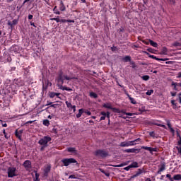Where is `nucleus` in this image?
Wrapping results in <instances>:
<instances>
[{
	"label": "nucleus",
	"instance_id": "obj_1",
	"mask_svg": "<svg viewBox=\"0 0 181 181\" xmlns=\"http://www.w3.org/2000/svg\"><path fill=\"white\" fill-rule=\"evenodd\" d=\"M64 80H73V78L63 75V74L61 73L59 74L58 78L57 79V86H58L59 90H65L66 91H69L70 89H69V88L62 86Z\"/></svg>",
	"mask_w": 181,
	"mask_h": 181
},
{
	"label": "nucleus",
	"instance_id": "obj_2",
	"mask_svg": "<svg viewBox=\"0 0 181 181\" xmlns=\"http://www.w3.org/2000/svg\"><path fill=\"white\" fill-rule=\"evenodd\" d=\"M95 156L97 158H100V159H104L109 156L108 151L105 149H98L94 152Z\"/></svg>",
	"mask_w": 181,
	"mask_h": 181
},
{
	"label": "nucleus",
	"instance_id": "obj_3",
	"mask_svg": "<svg viewBox=\"0 0 181 181\" xmlns=\"http://www.w3.org/2000/svg\"><path fill=\"white\" fill-rule=\"evenodd\" d=\"M139 141H141V138H138L134 141H123V142L120 143V146L122 148H125V147H128V146H134V145H138V143H136V142H139Z\"/></svg>",
	"mask_w": 181,
	"mask_h": 181
},
{
	"label": "nucleus",
	"instance_id": "obj_4",
	"mask_svg": "<svg viewBox=\"0 0 181 181\" xmlns=\"http://www.w3.org/2000/svg\"><path fill=\"white\" fill-rule=\"evenodd\" d=\"M52 141V137L49 136H45L40 139L38 141L39 145L47 146V144Z\"/></svg>",
	"mask_w": 181,
	"mask_h": 181
},
{
	"label": "nucleus",
	"instance_id": "obj_5",
	"mask_svg": "<svg viewBox=\"0 0 181 181\" xmlns=\"http://www.w3.org/2000/svg\"><path fill=\"white\" fill-rule=\"evenodd\" d=\"M64 166H69V165H71V163H77V160L73 158H64L62 160Z\"/></svg>",
	"mask_w": 181,
	"mask_h": 181
},
{
	"label": "nucleus",
	"instance_id": "obj_6",
	"mask_svg": "<svg viewBox=\"0 0 181 181\" xmlns=\"http://www.w3.org/2000/svg\"><path fill=\"white\" fill-rule=\"evenodd\" d=\"M7 173H8V177H15V176H17L16 168L15 167L8 168Z\"/></svg>",
	"mask_w": 181,
	"mask_h": 181
},
{
	"label": "nucleus",
	"instance_id": "obj_7",
	"mask_svg": "<svg viewBox=\"0 0 181 181\" xmlns=\"http://www.w3.org/2000/svg\"><path fill=\"white\" fill-rule=\"evenodd\" d=\"M42 90L43 91H46L47 90H50L52 88V83H50L49 81H43L42 82Z\"/></svg>",
	"mask_w": 181,
	"mask_h": 181
},
{
	"label": "nucleus",
	"instance_id": "obj_8",
	"mask_svg": "<svg viewBox=\"0 0 181 181\" xmlns=\"http://www.w3.org/2000/svg\"><path fill=\"white\" fill-rule=\"evenodd\" d=\"M103 108H107L108 110H112L113 112H119V110H118V108L117 107H112V105H111L110 103H104L103 105Z\"/></svg>",
	"mask_w": 181,
	"mask_h": 181
},
{
	"label": "nucleus",
	"instance_id": "obj_9",
	"mask_svg": "<svg viewBox=\"0 0 181 181\" xmlns=\"http://www.w3.org/2000/svg\"><path fill=\"white\" fill-rule=\"evenodd\" d=\"M23 166L25 168V170H30V169H32V162L29 160H26L23 163Z\"/></svg>",
	"mask_w": 181,
	"mask_h": 181
},
{
	"label": "nucleus",
	"instance_id": "obj_10",
	"mask_svg": "<svg viewBox=\"0 0 181 181\" xmlns=\"http://www.w3.org/2000/svg\"><path fill=\"white\" fill-rule=\"evenodd\" d=\"M141 149H145V151H149L151 155H153V152H158V148H152V147L142 146Z\"/></svg>",
	"mask_w": 181,
	"mask_h": 181
},
{
	"label": "nucleus",
	"instance_id": "obj_11",
	"mask_svg": "<svg viewBox=\"0 0 181 181\" xmlns=\"http://www.w3.org/2000/svg\"><path fill=\"white\" fill-rule=\"evenodd\" d=\"M141 151L140 148H128L124 150V152L125 153H139V152Z\"/></svg>",
	"mask_w": 181,
	"mask_h": 181
},
{
	"label": "nucleus",
	"instance_id": "obj_12",
	"mask_svg": "<svg viewBox=\"0 0 181 181\" xmlns=\"http://www.w3.org/2000/svg\"><path fill=\"white\" fill-rule=\"evenodd\" d=\"M50 170H52V165H47L45 167V169H44V176H45V177H47V176H49V173H50Z\"/></svg>",
	"mask_w": 181,
	"mask_h": 181
},
{
	"label": "nucleus",
	"instance_id": "obj_13",
	"mask_svg": "<svg viewBox=\"0 0 181 181\" xmlns=\"http://www.w3.org/2000/svg\"><path fill=\"white\" fill-rule=\"evenodd\" d=\"M171 86L173 88V90H175V91H177V90H180L181 88V83H176V82H172Z\"/></svg>",
	"mask_w": 181,
	"mask_h": 181
},
{
	"label": "nucleus",
	"instance_id": "obj_14",
	"mask_svg": "<svg viewBox=\"0 0 181 181\" xmlns=\"http://www.w3.org/2000/svg\"><path fill=\"white\" fill-rule=\"evenodd\" d=\"M22 134H23V130H19L18 131V129H16L15 131V136H16V138H18V139H19V141H22Z\"/></svg>",
	"mask_w": 181,
	"mask_h": 181
},
{
	"label": "nucleus",
	"instance_id": "obj_15",
	"mask_svg": "<svg viewBox=\"0 0 181 181\" xmlns=\"http://www.w3.org/2000/svg\"><path fill=\"white\" fill-rule=\"evenodd\" d=\"M166 170V164L165 163H161L160 168L158 169L157 174L162 175V172Z\"/></svg>",
	"mask_w": 181,
	"mask_h": 181
},
{
	"label": "nucleus",
	"instance_id": "obj_16",
	"mask_svg": "<svg viewBox=\"0 0 181 181\" xmlns=\"http://www.w3.org/2000/svg\"><path fill=\"white\" fill-rule=\"evenodd\" d=\"M65 104L69 110H73L74 112H76V105H71V103L66 101Z\"/></svg>",
	"mask_w": 181,
	"mask_h": 181
},
{
	"label": "nucleus",
	"instance_id": "obj_17",
	"mask_svg": "<svg viewBox=\"0 0 181 181\" xmlns=\"http://www.w3.org/2000/svg\"><path fill=\"white\" fill-rule=\"evenodd\" d=\"M67 152H69L70 153H74V155H77L78 151L74 147H69L66 148Z\"/></svg>",
	"mask_w": 181,
	"mask_h": 181
},
{
	"label": "nucleus",
	"instance_id": "obj_18",
	"mask_svg": "<svg viewBox=\"0 0 181 181\" xmlns=\"http://www.w3.org/2000/svg\"><path fill=\"white\" fill-rule=\"evenodd\" d=\"M49 97L50 98H54V97H56V98H62L60 97V93H54V92L49 93Z\"/></svg>",
	"mask_w": 181,
	"mask_h": 181
},
{
	"label": "nucleus",
	"instance_id": "obj_19",
	"mask_svg": "<svg viewBox=\"0 0 181 181\" xmlns=\"http://www.w3.org/2000/svg\"><path fill=\"white\" fill-rule=\"evenodd\" d=\"M119 112H116L117 114H119L120 116V118H123L124 119H127V118H128V117H124L121 115V114H124L125 115V114H127V112H125L124 110H120L119 109H118Z\"/></svg>",
	"mask_w": 181,
	"mask_h": 181
},
{
	"label": "nucleus",
	"instance_id": "obj_20",
	"mask_svg": "<svg viewBox=\"0 0 181 181\" xmlns=\"http://www.w3.org/2000/svg\"><path fill=\"white\" fill-rule=\"evenodd\" d=\"M125 94L127 95L131 104H136V100H135V99H134L132 97H131V95H129V94H128V93L125 92Z\"/></svg>",
	"mask_w": 181,
	"mask_h": 181
},
{
	"label": "nucleus",
	"instance_id": "obj_21",
	"mask_svg": "<svg viewBox=\"0 0 181 181\" xmlns=\"http://www.w3.org/2000/svg\"><path fill=\"white\" fill-rule=\"evenodd\" d=\"M167 125L170 129V132H172L173 134H175V129L172 127V124H170V121H167Z\"/></svg>",
	"mask_w": 181,
	"mask_h": 181
},
{
	"label": "nucleus",
	"instance_id": "obj_22",
	"mask_svg": "<svg viewBox=\"0 0 181 181\" xmlns=\"http://www.w3.org/2000/svg\"><path fill=\"white\" fill-rule=\"evenodd\" d=\"M142 173H146V172L145 171V170L139 168L137 172L136 173V175H137V176H139L140 175H142Z\"/></svg>",
	"mask_w": 181,
	"mask_h": 181
},
{
	"label": "nucleus",
	"instance_id": "obj_23",
	"mask_svg": "<svg viewBox=\"0 0 181 181\" xmlns=\"http://www.w3.org/2000/svg\"><path fill=\"white\" fill-rule=\"evenodd\" d=\"M57 104H52L50 106L47 107L46 109H45V111H47V112H49L50 113V112H49V110H50L51 107H52V108H57Z\"/></svg>",
	"mask_w": 181,
	"mask_h": 181
},
{
	"label": "nucleus",
	"instance_id": "obj_24",
	"mask_svg": "<svg viewBox=\"0 0 181 181\" xmlns=\"http://www.w3.org/2000/svg\"><path fill=\"white\" fill-rule=\"evenodd\" d=\"M84 114V109H79L78 113L76 115V118H80Z\"/></svg>",
	"mask_w": 181,
	"mask_h": 181
},
{
	"label": "nucleus",
	"instance_id": "obj_25",
	"mask_svg": "<svg viewBox=\"0 0 181 181\" xmlns=\"http://www.w3.org/2000/svg\"><path fill=\"white\" fill-rule=\"evenodd\" d=\"M59 9L60 11H62V12L66 11V6H64V4H63V1H61V4L59 5Z\"/></svg>",
	"mask_w": 181,
	"mask_h": 181
},
{
	"label": "nucleus",
	"instance_id": "obj_26",
	"mask_svg": "<svg viewBox=\"0 0 181 181\" xmlns=\"http://www.w3.org/2000/svg\"><path fill=\"white\" fill-rule=\"evenodd\" d=\"M149 43L151 46H153V47H158V43H156L153 40H149Z\"/></svg>",
	"mask_w": 181,
	"mask_h": 181
},
{
	"label": "nucleus",
	"instance_id": "obj_27",
	"mask_svg": "<svg viewBox=\"0 0 181 181\" xmlns=\"http://www.w3.org/2000/svg\"><path fill=\"white\" fill-rule=\"evenodd\" d=\"M174 180H181V174H177L173 176Z\"/></svg>",
	"mask_w": 181,
	"mask_h": 181
},
{
	"label": "nucleus",
	"instance_id": "obj_28",
	"mask_svg": "<svg viewBox=\"0 0 181 181\" xmlns=\"http://www.w3.org/2000/svg\"><path fill=\"white\" fill-rule=\"evenodd\" d=\"M90 97L91 98H97L98 97V95H97V93H95L94 92H90Z\"/></svg>",
	"mask_w": 181,
	"mask_h": 181
},
{
	"label": "nucleus",
	"instance_id": "obj_29",
	"mask_svg": "<svg viewBox=\"0 0 181 181\" xmlns=\"http://www.w3.org/2000/svg\"><path fill=\"white\" fill-rule=\"evenodd\" d=\"M123 61L127 63L128 62H131V57L130 56H126L123 58Z\"/></svg>",
	"mask_w": 181,
	"mask_h": 181
},
{
	"label": "nucleus",
	"instance_id": "obj_30",
	"mask_svg": "<svg viewBox=\"0 0 181 181\" xmlns=\"http://www.w3.org/2000/svg\"><path fill=\"white\" fill-rule=\"evenodd\" d=\"M129 165H130V167H132V168H139L138 162H136V161L133 162Z\"/></svg>",
	"mask_w": 181,
	"mask_h": 181
},
{
	"label": "nucleus",
	"instance_id": "obj_31",
	"mask_svg": "<svg viewBox=\"0 0 181 181\" xmlns=\"http://www.w3.org/2000/svg\"><path fill=\"white\" fill-rule=\"evenodd\" d=\"M53 12L54 13H55L56 15H60V11H59V10H57V6H55L54 9H53Z\"/></svg>",
	"mask_w": 181,
	"mask_h": 181
},
{
	"label": "nucleus",
	"instance_id": "obj_32",
	"mask_svg": "<svg viewBox=\"0 0 181 181\" xmlns=\"http://www.w3.org/2000/svg\"><path fill=\"white\" fill-rule=\"evenodd\" d=\"M43 125L45 127H49V125H50V122L48 119H45L43 121Z\"/></svg>",
	"mask_w": 181,
	"mask_h": 181
},
{
	"label": "nucleus",
	"instance_id": "obj_33",
	"mask_svg": "<svg viewBox=\"0 0 181 181\" xmlns=\"http://www.w3.org/2000/svg\"><path fill=\"white\" fill-rule=\"evenodd\" d=\"M40 176V175H39V173H35V178H34V181H40V179L39 178Z\"/></svg>",
	"mask_w": 181,
	"mask_h": 181
},
{
	"label": "nucleus",
	"instance_id": "obj_34",
	"mask_svg": "<svg viewBox=\"0 0 181 181\" xmlns=\"http://www.w3.org/2000/svg\"><path fill=\"white\" fill-rule=\"evenodd\" d=\"M155 60H157L158 62H166V60H168V59H166V58H165V59L161 58L160 59V58H158V57H156Z\"/></svg>",
	"mask_w": 181,
	"mask_h": 181
},
{
	"label": "nucleus",
	"instance_id": "obj_35",
	"mask_svg": "<svg viewBox=\"0 0 181 181\" xmlns=\"http://www.w3.org/2000/svg\"><path fill=\"white\" fill-rule=\"evenodd\" d=\"M127 165H128L127 163H123L116 165V168H122L123 166H127Z\"/></svg>",
	"mask_w": 181,
	"mask_h": 181
},
{
	"label": "nucleus",
	"instance_id": "obj_36",
	"mask_svg": "<svg viewBox=\"0 0 181 181\" xmlns=\"http://www.w3.org/2000/svg\"><path fill=\"white\" fill-rule=\"evenodd\" d=\"M142 78L144 80V81H148V80H149V76L148 75L143 76Z\"/></svg>",
	"mask_w": 181,
	"mask_h": 181
},
{
	"label": "nucleus",
	"instance_id": "obj_37",
	"mask_svg": "<svg viewBox=\"0 0 181 181\" xmlns=\"http://www.w3.org/2000/svg\"><path fill=\"white\" fill-rule=\"evenodd\" d=\"M149 135L151 136V138H156V136H155V132H150Z\"/></svg>",
	"mask_w": 181,
	"mask_h": 181
},
{
	"label": "nucleus",
	"instance_id": "obj_38",
	"mask_svg": "<svg viewBox=\"0 0 181 181\" xmlns=\"http://www.w3.org/2000/svg\"><path fill=\"white\" fill-rule=\"evenodd\" d=\"M130 64L132 65V69H135V67H136L135 62H134L132 61H130Z\"/></svg>",
	"mask_w": 181,
	"mask_h": 181
},
{
	"label": "nucleus",
	"instance_id": "obj_39",
	"mask_svg": "<svg viewBox=\"0 0 181 181\" xmlns=\"http://www.w3.org/2000/svg\"><path fill=\"white\" fill-rule=\"evenodd\" d=\"M162 53L163 54H166L168 53V49L166 47L163 48Z\"/></svg>",
	"mask_w": 181,
	"mask_h": 181
},
{
	"label": "nucleus",
	"instance_id": "obj_40",
	"mask_svg": "<svg viewBox=\"0 0 181 181\" xmlns=\"http://www.w3.org/2000/svg\"><path fill=\"white\" fill-rule=\"evenodd\" d=\"M156 125L158 127H160L161 128H164L165 129H166V126L164 124H156Z\"/></svg>",
	"mask_w": 181,
	"mask_h": 181
},
{
	"label": "nucleus",
	"instance_id": "obj_41",
	"mask_svg": "<svg viewBox=\"0 0 181 181\" xmlns=\"http://www.w3.org/2000/svg\"><path fill=\"white\" fill-rule=\"evenodd\" d=\"M85 114H87V115H91V112L87 110H84L83 112Z\"/></svg>",
	"mask_w": 181,
	"mask_h": 181
},
{
	"label": "nucleus",
	"instance_id": "obj_42",
	"mask_svg": "<svg viewBox=\"0 0 181 181\" xmlns=\"http://www.w3.org/2000/svg\"><path fill=\"white\" fill-rule=\"evenodd\" d=\"M129 169H132V168L131 167V165H129L127 167H125L124 168V170H127V172H128V170H129Z\"/></svg>",
	"mask_w": 181,
	"mask_h": 181
},
{
	"label": "nucleus",
	"instance_id": "obj_43",
	"mask_svg": "<svg viewBox=\"0 0 181 181\" xmlns=\"http://www.w3.org/2000/svg\"><path fill=\"white\" fill-rule=\"evenodd\" d=\"M52 21H57L58 23H59V22L61 21L60 18H52Z\"/></svg>",
	"mask_w": 181,
	"mask_h": 181
},
{
	"label": "nucleus",
	"instance_id": "obj_44",
	"mask_svg": "<svg viewBox=\"0 0 181 181\" xmlns=\"http://www.w3.org/2000/svg\"><path fill=\"white\" fill-rule=\"evenodd\" d=\"M69 179H77V177H76V175H71L69 177Z\"/></svg>",
	"mask_w": 181,
	"mask_h": 181
},
{
	"label": "nucleus",
	"instance_id": "obj_45",
	"mask_svg": "<svg viewBox=\"0 0 181 181\" xmlns=\"http://www.w3.org/2000/svg\"><path fill=\"white\" fill-rule=\"evenodd\" d=\"M45 148H47V146H42V147L40 148V151L41 152H43V151H45Z\"/></svg>",
	"mask_w": 181,
	"mask_h": 181
},
{
	"label": "nucleus",
	"instance_id": "obj_46",
	"mask_svg": "<svg viewBox=\"0 0 181 181\" xmlns=\"http://www.w3.org/2000/svg\"><path fill=\"white\" fill-rule=\"evenodd\" d=\"M153 93V91H147L146 93V95H152Z\"/></svg>",
	"mask_w": 181,
	"mask_h": 181
},
{
	"label": "nucleus",
	"instance_id": "obj_47",
	"mask_svg": "<svg viewBox=\"0 0 181 181\" xmlns=\"http://www.w3.org/2000/svg\"><path fill=\"white\" fill-rule=\"evenodd\" d=\"M166 177H168V178L169 179V180L173 179V178L172 177V175H171L170 174H167V175H166Z\"/></svg>",
	"mask_w": 181,
	"mask_h": 181
},
{
	"label": "nucleus",
	"instance_id": "obj_48",
	"mask_svg": "<svg viewBox=\"0 0 181 181\" xmlns=\"http://www.w3.org/2000/svg\"><path fill=\"white\" fill-rule=\"evenodd\" d=\"M52 104H53V102H50V101L47 100L46 105H47V106H49V105H52Z\"/></svg>",
	"mask_w": 181,
	"mask_h": 181
},
{
	"label": "nucleus",
	"instance_id": "obj_49",
	"mask_svg": "<svg viewBox=\"0 0 181 181\" xmlns=\"http://www.w3.org/2000/svg\"><path fill=\"white\" fill-rule=\"evenodd\" d=\"M111 113H110V112H106V117L108 118V119H110V115Z\"/></svg>",
	"mask_w": 181,
	"mask_h": 181
},
{
	"label": "nucleus",
	"instance_id": "obj_50",
	"mask_svg": "<svg viewBox=\"0 0 181 181\" xmlns=\"http://www.w3.org/2000/svg\"><path fill=\"white\" fill-rule=\"evenodd\" d=\"M100 115H103V117H106L107 112H100Z\"/></svg>",
	"mask_w": 181,
	"mask_h": 181
},
{
	"label": "nucleus",
	"instance_id": "obj_51",
	"mask_svg": "<svg viewBox=\"0 0 181 181\" xmlns=\"http://www.w3.org/2000/svg\"><path fill=\"white\" fill-rule=\"evenodd\" d=\"M178 153H180L181 155V146L180 147H177Z\"/></svg>",
	"mask_w": 181,
	"mask_h": 181
},
{
	"label": "nucleus",
	"instance_id": "obj_52",
	"mask_svg": "<svg viewBox=\"0 0 181 181\" xmlns=\"http://www.w3.org/2000/svg\"><path fill=\"white\" fill-rule=\"evenodd\" d=\"M99 170L101 172V173H103V175L105 173V170H104L103 168H99Z\"/></svg>",
	"mask_w": 181,
	"mask_h": 181
},
{
	"label": "nucleus",
	"instance_id": "obj_53",
	"mask_svg": "<svg viewBox=\"0 0 181 181\" xmlns=\"http://www.w3.org/2000/svg\"><path fill=\"white\" fill-rule=\"evenodd\" d=\"M135 177H138V175L136 173L131 177V179H135Z\"/></svg>",
	"mask_w": 181,
	"mask_h": 181
},
{
	"label": "nucleus",
	"instance_id": "obj_54",
	"mask_svg": "<svg viewBox=\"0 0 181 181\" xmlns=\"http://www.w3.org/2000/svg\"><path fill=\"white\" fill-rule=\"evenodd\" d=\"M139 111H140V112H144L145 108H144V107H142L141 109L139 108Z\"/></svg>",
	"mask_w": 181,
	"mask_h": 181
},
{
	"label": "nucleus",
	"instance_id": "obj_55",
	"mask_svg": "<svg viewBox=\"0 0 181 181\" xmlns=\"http://www.w3.org/2000/svg\"><path fill=\"white\" fill-rule=\"evenodd\" d=\"M105 118H106V116H102V117H100V121H104L105 119Z\"/></svg>",
	"mask_w": 181,
	"mask_h": 181
},
{
	"label": "nucleus",
	"instance_id": "obj_56",
	"mask_svg": "<svg viewBox=\"0 0 181 181\" xmlns=\"http://www.w3.org/2000/svg\"><path fill=\"white\" fill-rule=\"evenodd\" d=\"M149 57L151 59H153L154 60L156 59V57L155 55H149Z\"/></svg>",
	"mask_w": 181,
	"mask_h": 181
},
{
	"label": "nucleus",
	"instance_id": "obj_57",
	"mask_svg": "<svg viewBox=\"0 0 181 181\" xmlns=\"http://www.w3.org/2000/svg\"><path fill=\"white\" fill-rule=\"evenodd\" d=\"M172 105H175L176 103L175 100H171Z\"/></svg>",
	"mask_w": 181,
	"mask_h": 181
},
{
	"label": "nucleus",
	"instance_id": "obj_58",
	"mask_svg": "<svg viewBox=\"0 0 181 181\" xmlns=\"http://www.w3.org/2000/svg\"><path fill=\"white\" fill-rule=\"evenodd\" d=\"M28 19L30 21L32 19H33V15H29L28 16Z\"/></svg>",
	"mask_w": 181,
	"mask_h": 181
},
{
	"label": "nucleus",
	"instance_id": "obj_59",
	"mask_svg": "<svg viewBox=\"0 0 181 181\" xmlns=\"http://www.w3.org/2000/svg\"><path fill=\"white\" fill-rule=\"evenodd\" d=\"M171 95L173 97H175L176 96V92H171Z\"/></svg>",
	"mask_w": 181,
	"mask_h": 181
},
{
	"label": "nucleus",
	"instance_id": "obj_60",
	"mask_svg": "<svg viewBox=\"0 0 181 181\" xmlns=\"http://www.w3.org/2000/svg\"><path fill=\"white\" fill-rule=\"evenodd\" d=\"M2 127L6 128V127H8V124L6 123H4L2 124Z\"/></svg>",
	"mask_w": 181,
	"mask_h": 181
},
{
	"label": "nucleus",
	"instance_id": "obj_61",
	"mask_svg": "<svg viewBox=\"0 0 181 181\" xmlns=\"http://www.w3.org/2000/svg\"><path fill=\"white\" fill-rule=\"evenodd\" d=\"M104 175H105V176H107V177H110L109 173L105 172Z\"/></svg>",
	"mask_w": 181,
	"mask_h": 181
},
{
	"label": "nucleus",
	"instance_id": "obj_62",
	"mask_svg": "<svg viewBox=\"0 0 181 181\" xmlns=\"http://www.w3.org/2000/svg\"><path fill=\"white\" fill-rule=\"evenodd\" d=\"M178 145L181 146V137H180V140L178 141Z\"/></svg>",
	"mask_w": 181,
	"mask_h": 181
},
{
	"label": "nucleus",
	"instance_id": "obj_63",
	"mask_svg": "<svg viewBox=\"0 0 181 181\" xmlns=\"http://www.w3.org/2000/svg\"><path fill=\"white\" fill-rule=\"evenodd\" d=\"M179 100H180V104H181V95L179 94Z\"/></svg>",
	"mask_w": 181,
	"mask_h": 181
},
{
	"label": "nucleus",
	"instance_id": "obj_64",
	"mask_svg": "<svg viewBox=\"0 0 181 181\" xmlns=\"http://www.w3.org/2000/svg\"><path fill=\"white\" fill-rule=\"evenodd\" d=\"M178 78H181V72L178 73V76H177Z\"/></svg>",
	"mask_w": 181,
	"mask_h": 181
}]
</instances>
